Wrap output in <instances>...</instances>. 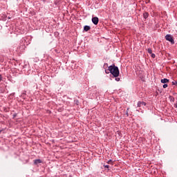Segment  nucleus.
<instances>
[{"label": "nucleus", "instance_id": "1", "mask_svg": "<svg viewBox=\"0 0 177 177\" xmlns=\"http://www.w3.org/2000/svg\"><path fill=\"white\" fill-rule=\"evenodd\" d=\"M109 71H110L111 74H112V75H113L115 77L120 75V70L118 69V66H115V65L109 66Z\"/></svg>", "mask_w": 177, "mask_h": 177}, {"label": "nucleus", "instance_id": "2", "mask_svg": "<svg viewBox=\"0 0 177 177\" xmlns=\"http://www.w3.org/2000/svg\"><path fill=\"white\" fill-rule=\"evenodd\" d=\"M165 39H166V41H169V42H171V44L172 45H174V44H175V41H174V37L171 35H167L165 36Z\"/></svg>", "mask_w": 177, "mask_h": 177}, {"label": "nucleus", "instance_id": "3", "mask_svg": "<svg viewBox=\"0 0 177 177\" xmlns=\"http://www.w3.org/2000/svg\"><path fill=\"white\" fill-rule=\"evenodd\" d=\"M92 22L93 23V24H95V26H97V24H99V18L97 17H93Z\"/></svg>", "mask_w": 177, "mask_h": 177}, {"label": "nucleus", "instance_id": "4", "mask_svg": "<svg viewBox=\"0 0 177 177\" xmlns=\"http://www.w3.org/2000/svg\"><path fill=\"white\" fill-rule=\"evenodd\" d=\"M142 106H146V102H138V107H142Z\"/></svg>", "mask_w": 177, "mask_h": 177}, {"label": "nucleus", "instance_id": "5", "mask_svg": "<svg viewBox=\"0 0 177 177\" xmlns=\"http://www.w3.org/2000/svg\"><path fill=\"white\" fill-rule=\"evenodd\" d=\"M42 162V160L41 159H37L34 160L35 165H37V164H41Z\"/></svg>", "mask_w": 177, "mask_h": 177}, {"label": "nucleus", "instance_id": "6", "mask_svg": "<svg viewBox=\"0 0 177 177\" xmlns=\"http://www.w3.org/2000/svg\"><path fill=\"white\" fill-rule=\"evenodd\" d=\"M160 82H162V84H167L168 82H169V80L165 78V79H162Z\"/></svg>", "mask_w": 177, "mask_h": 177}, {"label": "nucleus", "instance_id": "7", "mask_svg": "<svg viewBox=\"0 0 177 177\" xmlns=\"http://www.w3.org/2000/svg\"><path fill=\"white\" fill-rule=\"evenodd\" d=\"M89 30H91V26H85L84 27V31L88 32V31H89Z\"/></svg>", "mask_w": 177, "mask_h": 177}, {"label": "nucleus", "instance_id": "8", "mask_svg": "<svg viewBox=\"0 0 177 177\" xmlns=\"http://www.w3.org/2000/svg\"><path fill=\"white\" fill-rule=\"evenodd\" d=\"M143 17H144V19H147V17H149V12H144Z\"/></svg>", "mask_w": 177, "mask_h": 177}, {"label": "nucleus", "instance_id": "9", "mask_svg": "<svg viewBox=\"0 0 177 177\" xmlns=\"http://www.w3.org/2000/svg\"><path fill=\"white\" fill-rule=\"evenodd\" d=\"M147 52H148V53H149L150 55H151V53H153V50H151V48H148V49H147Z\"/></svg>", "mask_w": 177, "mask_h": 177}, {"label": "nucleus", "instance_id": "10", "mask_svg": "<svg viewBox=\"0 0 177 177\" xmlns=\"http://www.w3.org/2000/svg\"><path fill=\"white\" fill-rule=\"evenodd\" d=\"M163 88H168V84H165L163 85Z\"/></svg>", "mask_w": 177, "mask_h": 177}, {"label": "nucleus", "instance_id": "11", "mask_svg": "<svg viewBox=\"0 0 177 177\" xmlns=\"http://www.w3.org/2000/svg\"><path fill=\"white\" fill-rule=\"evenodd\" d=\"M104 168H107L109 169V168L110 167V166L109 165H104Z\"/></svg>", "mask_w": 177, "mask_h": 177}, {"label": "nucleus", "instance_id": "12", "mask_svg": "<svg viewBox=\"0 0 177 177\" xmlns=\"http://www.w3.org/2000/svg\"><path fill=\"white\" fill-rule=\"evenodd\" d=\"M172 84L173 85H177V82L176 81L172 82Z\"/></svg>", "mask_w": 177, "mask_h": 177}, {"label": "nucleus", "instance_id": "13", "mask_svg": "<svg viewBox=\"0 0 177 177\" xmlns=\"http://www.w3.org/2000/svg\"><path fill=\"white\" fill-rule=\"evenodd\" d=\"M151 57H153V59H154V57H156V55H155V54L151 53Z\"/></svg>", "mask_w": 177, "mask_h": 177}, {"label": "nucleus", "instance_id": "14", "mask_svg": "<svg viewBox=\"0 0 177 177\" xmlns=\"http://www.w3.org/2000/svg\"><path fill=\"white\" fill-rule=\"evenodd\" d=\"M115 81H117V82L120 81V77H116Z\"/></svg>", "mask_w": 177, "mask_h": 177}, {"label": "nucleus", "instance_id": "15", "mask_svg": "<svg viewBox=\"0 0 177 177\" xmlns=\"http://www.w3.org/2000/svg\"><path fill=\"white\" fill-rule=\"evenodd\" d=\"M107 162L108 164H111V160H109Z\"/></svg>", "mask_w": 177, "mask_h": 177}, {"label": "nucleus", "instance_id": "16", "mask_svg": "<svg viewBox=\"0 0 177 177\" xmlns=\"http://www.w3.org/2000/svg\"><path fill=\"white\" fill-rule=\"evenodd\" d=\"M2 80V75H0V81Z\"/></svg>", "mask_w": 177, "mask_h": 177}, {"label": "nucleus", "instance_id": "17", "mask_svg": "<svg viewBox=\"0 0 177 177\" xmlns=\"http://www.w3.org/2000/svg\"><path fill=\"white\" fill-rule=\"evenodd\" d=\"M105 73H106V74H109V72H107L106 71H105Z\"/></svg>", "mask_w": 177, "mask_h": 177}, {"label": "nucleus", "instance_id": "18", "mask_svg": "<svg viewBox=\"0 0 177 177\" xmlns=\"http://www.w3.org/2000/svg\"><path fill=\"white\" fill-rule=\"evenodd\" d=\"M105 73H106V74H109V72H107L106 71H105Z\"/></svg>", "mask_w": 177, "mask_h": 177}, {"label": "nucleus", "instance_id": "19", "mask_svg": "<svg viewBox=\"0 0 177 177\" xmlns=\"http://www.w3.org/2000/svg\"><path fill=\"white\" fill-rule=\"evenodd\" d=\"M127 115H128V112H127Z\"/></svg>", "mask_w": 177, "mask_h": 177}]
</instances>
